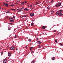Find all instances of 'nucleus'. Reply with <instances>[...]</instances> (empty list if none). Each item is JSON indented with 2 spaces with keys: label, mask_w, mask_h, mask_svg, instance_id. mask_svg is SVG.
I'll return each instance as SVG.
<instances>
[{
  "label": "nucleus",
  "mask_w": 63,
  "mask_h": 63,
  "mask_svg": "<svg viewBox=\"0 0 63 63\" xmlns=\"http://www.w3.org/2000/svg\"><path fill=\"white\" fill-rule=\"evenodd\" d=\"M30 16H34V14L33 13H30Z\"/></svg>",
  "instance_id": "1"
},
{
  "label": "nucleus",
  "mask_w": 63,
  "mask_h": 63,
  "mask_svg": "<svg viewBox=\"0 0 63 63\" xmlns=\"http://www.w3.org/2000/svg\"><path fill=\"white\" fill-rule=\"evenodd\" d=\"M36 4H39V2H36Z\"/></svg>",
  "instance_id": "43"
},
{
  "label": "nucleus",
  "mask_w": 63,
  "mask_h": 63,
  "mask_svg": "<svg viewBox=\"0 0 63 63\" xmlns=\"http://www.w3.org/2000/svg\"><path fill=\"white\" fill-rule=\"evenodd\" d=\"M60 46H63V45H62V44L61 43H60Z\"/></svg>",
  "instance_id": "28"
},
{
  "label": "nucleus",
  "mask_w": 63,
  "mask_h": 63,
  "mask_svg": "<svg viewBox=\"0 0 63 63\" xmlns=\"http://www.w3.org/2000/svg\"><path fill=\"white\" fill-rule=\"evenodd\" d=\"M27 17V16H23V17Z\"/></svg>",
  "instance_id": "20"
},
{
  "label": "nucleus",
  "mask_w": 63,
  "mask_h": 63,
  "mask_svg": "<svg viewBox=\"0 0 63 63\" xmlns=\"http://www.w3.org/2000/svg\"><path fill=\"white\" fill-rule=\"evenodd\" d=\"M58 6H61V4L60 3H59L58 4Z\"/></svg>",
  "instance_id": "16"
},
{
  "label": "nucleus",
  "mask_w": 63,
  "mask_h": 63,
  "mask_svg": "<svg viewBox=\"0 0 63 63\" xmlns=\"http://www.w3.org/2000/svg\"><path fill=\"white\" fill-rule=\"evenodd\" d=\"M16 1L17 2H18V1L19 2V1H20V0H17Z\"/></svg>",
  "instance_id": "34"
},
{
  "label": "nucleus",
  "mask_w": 63,
  "mask_h": 63,
  "mask_svg": "<svg viewBox=\"0 0 63 63\" xmlns=\"http://www.w3.org/2000/svg\"><path fill=\"white\" fill-rule=\"evenodd\" d=\"M0 9H3V8H2L1 7H0Z\"/></svg>",
  "instance_id": "45"
},
{
  "label": "nucleus",
  "mask_w": 63,
  "mask_h": 63,
  "mask_svg": "<svg viewBox=\"0 0 63 63\" xmlns=\"http://www.w3.org/2000/svg\"><path fill=\"white\" fill-rule=\"evenodd\" d=\"M31 53H33V51H32L31 52Z\"/></svg>",
  "instance_id": "44"
},
{
  "label": "nucleus",
  "mask_w": 63,
  "mask_h": 63,
  "mask_svg": "<svg viewBox=\"0 0 63 63\" xmlns=\"http://www.w3.org/2000/svg\"><path fill=\"white\" fill-rule=\"evenodd\" d=\"M53 32H56V31L55 30H54L53 31Z\"/></svg>",
  "instance_id": "21"
},
{
  "label": "nucleus",
  "mask_w": 63,
  "mask_h": 63,
  "mask_svg": "<svg viewBox=\"0 0 63 63\" xmlns=\"http://www.w3.org/2000/svg\"><path fill=\"white\" fill-rule=\"evenodd\" d=\"M6 2H9L10 1H6Z\"/></svg>",
  "instance_id": "37"
},
{
  "label": "nucleus",
  "mask_w": 63,
  "mask_h": 63,
  "mask_svg": "<svg viewBox=\"0 0 63 63\" xmlns=\"http://www.w3.org/2000/svg\"><path fill=\"white\" fill-rule=\"evenodd\" d=\"M61 33V32H59L58 33H57V35H60V34Z\"/></svg>",
  "instance_id": "18"
},
{
  "label": "nucleus",
  "mask_w": 63,
  "mask_h": 63,
  "mask_svg": "<svg viewBox=\"0 0 63 63\" xmlns=\"http://www.w3.org/2000/svg\"><path fill=\"white\" fill-rule=\"evenodd\" d=\"M57 39H56L55 40V42L56 43H57Z\"/></svg>",
  "instance_id": "30"
},
{
  "label": "nucleus",
  "mask_w": 63,
  "mask_h": 63,
  "mask_svg": "<svg viewBox=\"0 0 63 63\" xmlns=\"http://www.w3.org/2000/svg\"><path fill=\"white\" fill-rule=\"evenodd\" d=\"M59 13L58 12H57L56 13V15H57H57H59Z\"/></svg>",
  "instance_id": "11"
},
{
  "label": "nucleus",
  "mask_w": 63,
  "mask_h": 63,
  "mask_svg": "<svg viewBox=\"0 0 63 63\" xmlns=\"http://www.w3.org/2000/svg\"><path fill=\"white\" fill-rule=\"evenodd\" d=\"M17 37V36H16L15 35L14 37V38H16Z\"/></svg>",
  "instance_id": "33"
},
{
  "label": "nucleus",
  "mask_w": 63,
  "mask_h": 63,
  "mask_svg": "<svg viewBox=\"0 0 63 63\" xmlns=\"http://www.w3.org/2000/svg\"><path fill=\"white\" fill-rule=\"evenodd\" d=\"M13 10L15 12H16V9H14Z\"/></svg>",
  "instance_id": "24"
},
{
  "label": "nucleus",
  "mask_w": 63,
  "mask_h": 63,
  "mask_svg": "<svg viewBox=\"0 0 63 63\" xmlns=\"http://www.w3.org/2000/svg\"><path fill=\"white\" fill-rule=\"evenodd\" d=\"M9 19L11 22H14V21L13 20V18H10Z\"/></svg>",
  "instance_id": "2"
},
{
  "label": "nucleus",
  "mask_w": 63,
  "mask_h": 63,
  "mask_svg": "<svg viewBox=\"0 0 63 63\" xmlns=\"http://www.w3.org/2000/svg\"><path fill=\"white\" fill-rule=\"evenodd\" d=\"M16 5H17L18 4V3L17 2L16 3H15Z\"/></svg>",
  "instance_id": "40"
},
{
  "label": "nucleus",
  "mask_w": 63,
  "mask_h": 63,
  "mask_svg": "<svg viewBox=\"0 0 63 63\" xmlns=\"http://www.w3.org/2000/svg\"><path fill=\"white\" fill-rule=\"evenodd\" d=\"M24 10H25V11H28V10H29V9H27V8H25L24 9Z\"/></svg>",
  "instance_id": "10"
},
{
  "label": "nucleus",
  "mask_w": 63,
  "mask_h": 63,
  "mask_svg": "<svg viewBox=\"0 0 63 63\" xmlns=\"http://www.w3.org/2000/svg\"><path fill=\"white\" fill-rule=\"evenodd\" d=\"M55 57H53L52 58V60H55Z\"/></svg>",
  "instance_id": "15"
},
{
  "label": "nucleus",
  "mask_w": 63,
  "mask_h": 63,
  "mask_svg": "<svg viewBox=\"0 0 63 63\" xmlns=\"http://www.w3.org/2000/svg\"><path fill=\"white\" fill-rule=\"evenodd\" d=\"M18 12H21V10H19L17 11Z\"/></svg>",
  "instance_id": "35"
},
{
  "label": "nucleus",
  "mask_w": 63,
  "mask_h": 63,
  "mask_svg": "<svg viewBox=\"0 0 63 63\" xmlns=\"http://www.w3.org/2000/svg\"><path fill=\"white\" fill-rule=\"evenodd\" d=\"M33 23H32L31 24V26H33Z\"/></svg>",
  "instance_id": "27"
},
{
  "label": "nucleus",
  "mask_w": 63,
  "mask_h": 63,
  "mask_svg": "<svg viewBox=\"0 0 63 63\" xmlns=\"http://www.w3.org/2000/svg\"><path fill=\"white\" fill-rule=\"evenodd\" d=\"M27 3V1H24L22 3V5H25V3Z\"/></svg>",
  "instance_id": "3"
},
{
  "label": "nucleus",
  "mask_w": 63,
  "mask_h": 63,
  "mask_svg": "<svg viewBox=\"0 0 63 63\" xmlns=\"http://www.w3.org/2000/svg\"><path fill=\"white\" fill-rule=\"evenodd\" d=\"M27 46H26L25 48H27Z\"/></svg>",
  "instance_id": "50"
},
{
  "label": "nucleus",
  "mask_w": 63,
  "mask_h": 63,
  "mask_svg": "<svg viewBox=\"0 0 63 63\" xmlns=\"http://www.w3.org/2000/svg\"><path fill=\"white\" fill-rule=\"evenodd\" d=\"M21 18H22V17H23V16H21Z\"/></svg>",
  "instance_id": "39"
},
{
  "label": "nucleus",
  "mask_w": 63,
  "mask_h": 63,
  "mask_svg": "<svg viewBox=\"0 0 63 63\" xmlns=\"http://www.w3.org/2000/svg\"><path fill=\"white\" fill-rule=\"evenodd\" d=\"M13 18H15V16H13Z\"/></svg>",
  "instance_id": "49"
},
{
  "label": "nucleus",
  "mask_w": 63,
  "mask_h": 63,
  "mask_svg": "<svg viewBox=\"0 0 63 63\" xmlns=\"http://www.w3.org/2000/svg\"><path fill=\"white\" fill-rule=\"evenodd\" d=\"M32 5H30V7H32Z\"/></svg>",
  "instance_id": "46"
},
{
  "label": "nucleus",
  "mask_w": 63,
  "mask_h": 63,
  "mask_svg": "<svg viewBox=\"0 0 63 63\" xmlns=\"http://www.w3.org/2000/svg\"><path fill=\"white\" fill-rule=\"evenodd\" d=\"M62 12V11L60 10H59L58 11V12L59 13H61V12Z\"/></svg>",
  "instance_id": "9"
},
{
  "label": "nucleus",
  "mask_w": 63,
  "mask_h": 63,
  "mask_svg": "<svg viewBox=\"0 0 63 63\" xmlns=\"http://www.w3.org/2000/svg\"><path fill=\"white\" fill-rule=\"evenodd\" d=\"M32 56H34V55L33 54L32 55Z\"/></svg>",
  "instance_id": "51"
},
{
  "label": "nucleus",
  "mask_w": 63,
  "mask_h": 63,
  "mask_svg": "<svg viewBox=\"0 0 63 63\" xmlns=\"http://www.w3.org/2000/svg\"><path fill=\"white\" fill-rule=\"evenodd\" d=\"M32 48H33V47H30V50H31V49H32Z\"/></svg>",
  "instance_id": "23"
},
{
  "label": "nucleus",
  "mask_w": 63,
  "mask_h": 63,
  "mask_svg": "<svg viewBox=\"0 0 63 63\" xmlns=\"http://www.w3.org/2000/svg\"><path fill=\"white\" fill-rule=\"evenodd\" d=\"M47 27V26H43L42 27V29H45Z\"/></svg>",
  "instance_id": "6"
},
{
  "label": "nucleus",
  "mask_w": 63,
  "mask_h": 63,
  "mask_svg": "<svg viewBox=\"0 0 63 63\" xmlns=\"http://www.w3.org/2000/svg\"><path fill=\"white\" fill-rule=\"evenodd\" d=\"M59 16H62L63 14L62 13H59Z\"/></svg>",
  "instance_id": "14"
},
{
  "label": "nucleus",
  "mask_w": 63,
  "mask_h": 63,
  "mask_svg": "<svg viewBox=\"0 0 63 63\" xmlns=\"http://www.w3.org/2000/svg\"><path fill=\"white\" fill-rule=\"evenodd\" d=\"M19 9V8L18 7L17 8V10H18Z\"/></svg>",
  "instance_id": "41"
},
{
  "label": "nucleus",
  "mask_w": 63,
  "mask_h": 63,
  "mask_svg": "<svg viewBox=\"0 0 63 63\" xmlns=\"http://www.w3.org/2000/svg\"><path fill=\"white\" fill-rule=\"evenodd\" d=\"M53 11H52L51 12V14H53Z\"/></svg>",
  "instance_id": "29"
},
{
  "label": "nucleus",
  "mask_w": 63,
  "mask_h": 63,
  "mask_svg": "<svg viewBox=\"0 0 63 63\" xmlns=\"http://www.w3.org/2000/svg\"><path fill=\"white\" fill-rule=\"evenodd\" d=\"M37 43H38V44H41V42H40V41H37Z\"/></svg>",
  "instance_id": "19"
},
{
  "label": "nucleus",
  "mask_w": 63,
  "mask_h": 63,
  "mask_svg": "<svg viewBox=\"0 0 63 63\" xmlns=\"http://www.w3.org/2000/svg\"><path fill=\"white\" fill-rule=\"evenodd\" d=\"M24 7H22L21 8V10H24Z\"/></svg>",
  "instance_id": "32"
},
{
  "label": "nucleus",
  "mask_w": 63,
  "mask_h": 63,
  "mask_svg": "<svg viewBox=\"0 0 63 63\" xmlns=\"http://www.w3.org/2000/svg\"><path fill=\"white\" fill-rule=\"evenodd\" d=\"M11 10H14V9H11Z\"/></svg>",
  "instance_id": "52"
},
{
  "label": "nucleus",
  "mask_w": 63,
  "mask_h": 63,
  "mask_svg": "<svg viewBox=\"0 0 63 63\" xmlns=\"http://www.w3.org/2000/svg\"><path fill=\"white\" fill-rule=\"evenodd\" d=\"M4 5H5L6 6H9V4H7V3H4Z\"/></svg>",
  "instance_id": "5"
},
{
  "label": "nucleus",
  "mask_w": 63,
  "mask_h": 63,
  "mask_svg": "<svg viewBox=\"0 0 63 63\" xmlns=\"http://www.w3.org/2000/svg\"><path fill=\"white\" fill-rule=\"evenodd\" d=\"M12 39H14V38L12 37Z\"/></svg>",
  "instance_id": "53"
},
{
  "label": "nucleus",
  "mask_w": 63,
  "mask_h": 63,
  "mask_svg": "<svg viewBox=\"0 0 63 63\" xmlns=\"http://www.w3.org/2000/svg\"><path fill=\"white\" fill-rule=\"evenodd\" d=\"M6 59H5L3 61V63H5L6 62Z\"/></svg>",
  "instance_id": "7"
},
{
  "label": "nucleus",
  "mask_w": 63,
  "mask_h": 63,
  "mask_svg": "<svg viewBox=\"0 0 63 63\" xmlns=\"http://www.w3.org/2000/svg\"><path fill=\"white\" fill-rule=\"evenodd\" d=\"M36 39H37V40H39V38H37Z\"/></svg>",
  "instance_id": "48"
},
{
  "label": "nucleus",
  "mask_w": 63,
  "mask_h": 63,
  "mask_svg": "<svg viewBox=\"0 0 63 63\" xmlns=\"http://www.w3.org/2000/svg\"><path fill=\"white\" fill-rule=\"evenodd\" d=\"M15 6V5L14 4H13L11 5V6Z\"/></svg>",
  "instance_id": "38"
},
{
  "label": "nucleus",
  "mask_w": 63,
  "mask_h": 63,
  "mask_svg": "<svg viewBox=\"0 0 63 63\" xmlns=\"http://www.w3.org/2000/svg\"><path fill=\"white\" fill-rule=\"evenodd\" d=\"M53 2V0H52L51 1V3H52V2Z\"/></svg>",
  "instance_id": "25"
},
{
  "label": "nucleus",
  "mask_w": 63,
  "mask_h": 63,
  "mask_svg": "<svg viewBox=\"0 0 63 63\" xmlns=\"http://www.w3.org/2000/svg\"><path fill=\"white\" fill-rule=\"evenodd\" d=\"M5 13H9V12H10L8 11H5Z\"/></svg>",
  "instance_id": "17"
},
{
  "label": "nucleus",
  "mask_w": 63,
  "mask_h": 63,
  "mask_svg": "<svg viewBox=\"0 0 63 63\" xmlns=\"http://www.w3.org/2000/svg\"><path fill=\"white\" fill-rule=\"evenodd\" d=\"M8 30H11V29H10V28H9Z\"/></svg>",
  "instance_id": "47"
},
{
  "label": "nucleus",
  "mask_w": 63,
  "mask_h": 63,
  "mask_svg": "<svg viewBox=\"0 0 63 63\" xmlns=\"http://www.w3.org/2000/svg\"><path fill=\"white\" fill-rule=\"evenodd\" d=\"M49 8H50V7H47V9H49Z\"/></svg>",
  "instance_id": "36"
},
{
  "label": "nucleus",
  "mask_w": 63,
  "mask_h": 63,
  "mask_svg": "<svg viewBox=\"0 0 63 63\" xmlns=\"http://www.w3.org/2000/svg\"><path fill=\"white\" fill-rule=\"evenodd\" d=\"M55 6V7H58V4H56Z\"/></svg>",
  "instance_id": "12"
},
{
  "label": "nucleus",
  "mask_w": 63,
  "mask_h": 63,
  "mask_svg": "<svg viewBox=\"0 0 63 63\" xmlns=\"http://www.w3.org/2000/svg\"><path fill=\"white\" fill-rule=\"evenodd\" d=\"M3 54V52L2 51L1 53V54Z\"/></svg>",
  "instance_id": "42"
},
{
  "label": "nucleus",
  "mask_w": 63,
  "mask_h": 63,
  "mask_svg": "<svg viewBox=\"0 0 63 63\" xmlns=\"http://www.w3.org/2000/svg\"><path fill=\"white\" fill-rule=\"evenodd\" d=\"M8 24H10L11 25H12V24H13V23H9Z\"/></svg>",
  "instance_id": "26"
},
{
  "label": "nucleus",
  "mask_w": 63,
  "mask_h": 63,
  "mask_svg": "<svg viewBox=\"0 0 63 63\" xmlns=\"http://www.w3.org/2000/svg\"><path fill=\"white\" fill-rule=\"evenodd\" d=\"M8 56L10 57L11 56V54L10 53H8Z\"/></svg>",
  "instance_id": "8"
},
{
  "label": "nucleus",
  "mask_w": 63,
  "mask_h": 63,
  "mask_svg": "<svg viewBox=\"0 0 63 63\" xmlns=\"http://www.w3.org/2000/svg\"><path fill=\"white\" fill-rule=\"evenodd\" d=\"M29 42H31V39H29Z\"/></svg>",
  "instance_id": "22"
},
{
  "label": "nucleus",
  "mask_w": 63,
  "mask_h": 63,
  "mask_svg": "<svg viewBox=\"0 0 63 63\" xmlns=\"http://www.w3.org/2000/svg\"><path fill=\"white\" fill-rule=\"evenodd\" d=\"M34 61L35 62L36 61H35V60H33V61H32L31 62V63H34Z\"/></svg>",
  "instance_id": "13"
},
{
  "label": "nucleus",
  "mask_w": 63,
  "mask_h": 63,
  "mask_svg": "<svg viewBox=\"0 0 63 63\" xmlns=\"http://www.w3.org/2000/svg\"><path fill=\"white\" fill-rule=\"evenodd\" d=\"M41 47V45H40L39 46H38V47Z\"/></svg>",
  "instance_id": "31"
},
{
  "label": "nucleus",
  "mask_w": 63,
  "mask_h": 63,
  "mask_svg": "<svg viewBox=\"0 0 63 63\" xmlns=\"http://www.w3.org/2000/svg\"><path fill=\"white\" fill-rule=\"evenodd\" d=\"M10 49L11 50H14V49H15V48L14 47H12L10 48Z\"/></svg>",
  "instance_id": "4"
}]
</instances>
